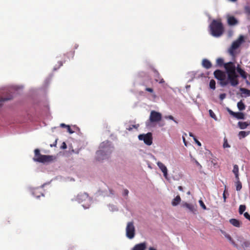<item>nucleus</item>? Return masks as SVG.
I'll list each match as a JSON object with an SVG mask.
<instances>
[{
    "instance_id": "obj_47",
    "label": "nucleus",
    "mask_w": 250,
    "mask_h": 250,
    "mask_svg": "<svg viewBox=\"0 0 250 250\" xmlns=\"http://www.w3.org/2000/svg\"><path fill=\"white\" fill-rule=\"evenodd\" d=\"M66 147H67L66 144H65V142H63V143H62V146H61V148H62V149H66Z\"/></svg>"
},
{
    "instance_id": "obj_32",
    "label": "nucleus",
    "mask_w": 250,
    "mask_h": 250,
    "mask_svg": "<svg viewBox=\"0 0 250 250\" xmlns=\"http://www.w3.org/2000/svg\"><path fill=\"white\" fill-rule=\"evenodd\" d=\"M215 85H216L215 81L213 79L211 80L209 82V87L211 89L214 90L216 87Z\"/></svg>"
},
{
    "instance_id": "obj_12",
    "label": "nucleus",
    "mask_w": 250,
    "mask_h": 250,
    "mask_svg": "<svg viewBox=\"0 0 250 250\" xmlns=\"http://www.w3.org/2000/svg\"><path fill=\"white\" fill-rule=\"evenodd\" d=\"M237 242L239 243L238 244L239 249H243L246 250L247 248L250 247V241L245 239L243 237H239L237 239Z\"/></svg>"
},
{
    "instance_id": "obj_52",
    "label": "nucleus",
    "mask_w": 250,
    "mask_h": 250,
    "mask_svg": "<svg viewBox=\"0 0 250 250\" xmlns=\"http://www.w3.org/2000/svg\"><path fill=\"white\" fill-rule=\"evenodd\" d=\"M60 125L61 127H67V126H68V125H66L62 123V124H61Z\"/></svg>"
},
{
    "instance_id": "obj_7",
    "label": "nucleus",
    "mask_w": 250,
    "mask_h": 250,
    "mask_svg": "<svg viewBox=\"0 0 250 250\" xmlns=\"http://www.w3.org/2000/svg\"><path fill=\"white\" fill-rule=\"evenodd\" d=\"M244 42V38L242 35H240L238 39L234 41L231 46L229 48L228 51L231 56H234L235 50L237 49L240 45Z\"/></svg>"
},
{
    "instance_id": "obj_1",
    "label": "nucleus",
    "mask_w": 250,
    "mask_h": 250,
    "mask_svg": "<svg viewBox=\"0 0 250 250\" xmlns=\"http://www.w3.org/2000/svg\"><path fill=\"white\" fill-rule=\"evenodd\" d=\"M224 68L226 70L228 75V79L226 81H229V83L232 86H236L239 84L238 80V75L236 73V67L232 62L225 63Z\"/></svg>"
},
{
    "instance_id": "obj_11",
    "label": "nucleus",
    "mask_w": 250,
    "mask_h": 250,
    "mask_svg": "<svg viewBox=\"0 0 250 250\" xmlns=\"http://www.w3.org/2000/svg\"><path fill=\"white\" fill-rule=\"evenodd\" d=\"M162 114L156 111L152 110L150 112L149 121L151 123L158 122L161 120Z\"/></svg>"
},
{
    "instance_id": "obj_51",
    "label": "nucleus",
    "mask_w": 250,
    "mask_h": 250,
    "mask_svg": "<svg viewBox=\"0 0 250 250\" xmlns=\"http://www.w3.org/2000/svg\"><path fill=\"white\" fill-rule=\"evenodd\" d=\"M128 194V190L127 189H125L124 190V194L125 195H127Z\"/></svg>"
},
{
    "instance_id": "obj_16",
    "label": "nucleus",
    "mask_w": 250,
    "mask_h": 250,
    "mask_svg": "<svg viewBox=\"0 0 250 250\" xmlns=\"http://www.w3.org/2000/svg\"><path fill=\"white\" fill-rule=\"evenodd\" d=\"M227 23L229 26H234L238 24V20L232 16H227Z\"/></svg>"
},
{
    "instance_id": "obj_50",
    "label": "nucleus",
    "mask_w": 250,
    "mask_h": 250,
    "mask_svg": "<svg viewBox=\"0 0 250 250\" xmlns=\"http://www.w3.org/2000/svg\"><path fill=\"white\" fill-rule=\"evenodd\" d=\"M182 138H183V142H184L185 145L186 146H187V142L186 141L185 137L184 136H183Z\"/></svg>"
},
{
    "instance_id": "obj_48",
    "label": "nucleus",
    "mask_w": 250,
    "mask_h": 250,
    "mask_svg": "<svg viewBox=\"0 0 250 250\" xmlns=\"http://www.w3.org/2000/svg\"><path fill=\"white\" fill-rule=\"evenodd\" d=\"M9 100V99H4V98H0V106L2 105V103L5 101H7Z\"/></svg>"
},
{
    "instance_id": "obj_31",
    "label": "nucleus",
    "mask_w": 250,
    "mask_h": 250,
    "mask_svg": "<svg viewBox=\"0 0 250 250\" xmlns=\"http://www.w3.org/2000/svg\"><path fill=\"white\" fill-rule=\"evenodd\" d=\"M246 207L244 205H241L239 208V213L240 214H242L246 210Z\"/></svg>"
},
{
    "instance_id": "obj_58",
    "label": "nucleus",
    "mask_w": 250,
    "mask_h": 250,
    "mask_svg": "<svg viewBox=\"0 0 250 250\" xmlns=\"http://www.w3.org/2000/svg\"><path fill=\"white\" fill-rule=\"evenodd\" d=\"M229 1H232V2H235L237 0H229Z\"/></svg>"
},
{
    "instance_id": "obj_14",
    "label": "nucleus",
    "mask_w": 250,
    "mask_h": 250,
    "mask_svg": "<svg viewBox=\"0 0 250 250\" xmlns=\"http://www.w3.org/2000/svg\"><path fill=\"white\" fill-rule=\"evenodd\" d=\"M42 188H34L32 190V194L33 196L38 198L41 196H43L44 194L42 192Z\"/></svg>"
},
{
    "instance_id": "obj_61",
    "label": "nucleus",
    "mask_w": 250,
    "mask_h": 250,
    "mask_svg": "<svg viewBox=\"0 0 250 250\" xmlns=\"http://www.w3.org/2000/svg\"><path fill=\"white\" fill-rule=\"evenodd\" d=\"M131 129H132V128H130L128 129V130H131Z\"/></svg>"
},
{
    "instance_id": "obj_40",
    "label": "nucleus",
    "mask_w": 250,
    "mask_h": 250,
    "mask_svg": "<svg viewBox=\"0 0 250 250\" xmlns=\"http://www.w3.org/2000/svg\"><path fill=\"white\" fill-rule=\"evenodd\" d=\"M244 216L246 219L250 221V215L247 212L244 213Z\"/></svg>"
},
{
    "instance_id": "obj_21",
    "label": "nucleus",
    "mask_w": 250,
    "mask_h": 250,
    "mask_svg": "<svg viewBox=\"0 0 250 250\" xmlns=\"http://www.w3.org/2000/svg\"><path fill=\"white\" fill-rule=\"evenodd\" d=\"M229 223L233 226L237 228H239L241 226V222L236 219H230L229 220Z\"/></svg>"
},
{
    "instance_id": "obj_53",
    "label": "nucleus",
    "mask_w": 250,
    "mask_h": 250,
    "mask_svg": "<svg viewBox=\"0 0 250 250\" xmlns=\"http://www.w3.org/2000/svg\"><path fill=\"white\" fill-rule=\"evenodd\" d=\"M189 135L190 137H192L193 139L194 138H196V137L191 132H189Z\"/></svg>"
},
{
    "instance_id": "obj_33",
    "label": "nucleus",
    "mask_w": 250,
    "mask_h": 250,
    "mask_svg": "<svg viewBox=\"0 0 250 250\" xmlns=\"http://www.w3.org/2000/svg\"><path fill=\"white\" fill-rule=\"evenodd\" d=\"M223 32H211V35L215 37H219L223 34Z\"/></svg>"
},
{
    "instance_id": "obj_3",
    "label": "nucleus",
    "mask_w": 250,
    "mask_h": 250,
    "mask_svg": "<svg viewBox=\"0 0 250 250\" xmlns=\"http://www.w3.org/2000/svg\"><path fill=\"white\" fill-rule=\"evenodd\" d=\"M35 156L33 160L35 162L40 163L51 162L56 160V157L52 155H42L39 149L34 150Z\"/></svg>"
},
{
    "instance_id": "obj_37",
    "label": "nucleus",
    "mask_w": 250,
    "mask_h": 250,
    "mask_svg": "<svg viewBox=\"0 0 250 250\" xmlns=\"http://www.w3.org/2000/svg\"><path fill=\"white\" fill-rule=\"evenodd\" d=\"M231 244L235 248H236L237 249H239L240 248L239 247V245L238 244L235 243V242L234 241L233 239H232L231 241H229Z\"/></svg>"
},
{
    "instance_id": "obj_42",
    "label": "nucleus",
    "mask_w": 250,
    "mask_h": 250,
    "mask_svg": "<svg viewBox=\"0 0 250 250\" xmlns=\"http://www.w3.org/2000/svg\"><path fill=\"white\" fill-rule=\"evenodd\" d=\"M226 95L225 93L221 94L219 96V98L221 100H223L226 98Z\"/></svg>"
},
{
    "instance_id": "obj_25",
    "label": "nucleus",
    "mask_w": 250,
    "mask_h": 250,
    "mask_svg": "<svg viewBox=\"0 0 250 250\" xmlns=\"http://www.w3.org/2000/svg\"><path fill=\"white\" fill-rule=\"evenodd\" d=\"M237 105L238 108L240 111L244 110L246 108L245 104L243 103L242 101H240L239 102H238Z\"/></svg>"
},
{
    "instance_id": "obj_57",
    "label": "nucleus",
    "mask_w": 250,
    "mask_h": 250,
    "mask_svg": "<svg viewBox=\"0 0 250 250\" xmlns=\"http://www.w3.org/2000/svg\"><path fill=\"white\" fill-rule=\"evenodd\" d=\"M246 83L248 85H250V82H249L248 80L246 81Z\"/></svg>"
},
{
    "instance_id": "obj_34",
    "label": "nucleus",
    "mask_w": 250,
    "mask_h": 250,
    "mask_svg": "<svg viewBox=\"0 0 250 250\" xmlns=\"http://www.w3.org/2000/svg\"><path fill=\"white\" fill-rule=\"evenodd\" d=\"M245 12L246 14L250 15V7L249 6H246L244 8Z\"/></svg>"
},
{
    "instance_id": "obj_2",
    "label": "nucleus",
    "mask_w": 250,
    "mask_h": 250,
    "mask_svg": "<svg viewBox=\"0 0 250 250\" xmlns=\"http://www.w3.org/2000/svg\"><path fill=\"white\" fill-rule=\"evenodd\" d=\"M35 156L33 160L35 162L40 163L51 162L56 160V157L52 155H42L39 149L34 150Z\"/></svg>"
},
{
    "instance_id": "obj_19",
    "label": "nucleus",
    "mask_w": 250,
    "mask_h": 250,
    "mask_svg": "<svg viewBox=\"0 0 250 250\" xmlns=\"http://www.w3.org/2000/svg\"><path fill=\"white\" fill-rule=\"evenodd\" d=\"M183 206L188 208L192 212L195 213L196 210L194 206H193V205L187 203H185L184 204H183Z\"/></svg>"
},
{
    "instance_id": "obj_23",
    "label": "nucleus",
    "mask_w": 250,
    "mask_h": 250,
    "mask_svg": "<svg viewBox=\"0 0 250 250\" xmlns=\"http://www.w3.org/2000/svg\"><path fill=\"white\" fill-rule=\"evenodd\" d=\"M181 197L179 195L176 196V197L172 201V205L173 206H176L178 205L181 202Z\"/></svg>"
},
{
    "instance_id": "obj_6",
    "label": "nucleus",
    "mask_w": 250,
    "mask_h": 250,
    "mask_svg": "<svg viewBox=\"0 0 250 250\" xmlns=\"http://www.w3.org/2000/svg\"><path fill=\"white\" fill-rule=\"evenodd\" d=\"M214 77L219 80V84L222 86H225L229 84V81H226V75L225 72L217 69L213 73Z\"/></svg>"
},
{
    "instance_id": "obj_26",
    "label": "nucleus",
    "mask_w": 250,
    "mask_h": 250,
    "mask_svg": "<svg viewBox=\"0 0 250 250\" xmlns=\"http://www.w3.org/2000/svg\"><path fill=\"white\" fill-rule=\"evenodd\" d=\"M153 84V82L151 79H146L144 80L143 84L145 86L151 85Z\"/></svg>"
},
{
    "instance_id": "obj_27",
    "label": "nucleus",
    "mask_w": 250,
    "mask_h": 250,
    "mask_svg": "<svg viewBox=\"0 0 250 250\" xmlns=\"http://www.w3.org/2000/svg\"><path fill=\"white\" fill-rule=\"evenodd\" d=\"M250 133V131H241L239 132L238 136L240 139L245 138L247 135H248Z\"/></svg>"
},
{
    "instance_id": "obj_56",
    "label": "nucleus",
    "mask_w": 250,
    "mask_h": 250,
    "mask_svg": "<svg viewBox=\"0 0 250 250\" xmlns=\"http://www.w3.org/2000/svg\"><path fill=\"white\" fill-rule=\"evenodd\" d=\"M148 250H156L155 248L153 247H150L148 249Z\"/></svg>"
},
{
    "instance_id": "obj_45",
    "label": "nucleus",
    "mask_w": 250,
    "mask_h": 250,
    "mask_svg": "<svg viewBox=\"0 0 250 250\" xmlns=\"http://www.w3.org/2000/svg\"><path fill=\"white\" fill-rule=\"evenodd\" d=\"M228 112H229V113L231 115L233 116L234 117H235V114H236V112H234L232 111V110H230V109H229V110H228Z\"/></svg>"
},
{
    "instance_id": "obj_20",
    "label": "nucleus",
    "mask_w": 250,
    "mask_h": 250,
    "mask_svg": "<svg viewBox=\"0 0 250 250\" xmlns=\"http://www.w3.org/2000/svg\"><path fill=\"white\" fill-rule=\"evenodd\" d=\"M146 248V244L145 243H143L136 245L134 247L133 250H145Z\"/></svg>"
},
{
    "instance_id": "obj_24",
    "label": "nucleus",
    "mask_w": 250,
    "mask_h": 250,
    "mask_svg": "<svg viewBox=\"0 0 250 250\" xmlns=\"http://www.w3.org/2000/svg\"><path fill=\"white\" fill-rule=\"evenodd\" d=\"M235 184L236 190L240 191L242 189V183L239 180V178H238V179H236V182Z\"/></svg>"
},
{
    "instance_id": "obj_60",
    "label": "nucleus",
    "mask_w": 250,
    "mask_h": 250,
    "mask_svg": "<svg viewBox=\"0 0 250 250\" xmlns=\"http://www.w3.org/2000/svg\"><path fill=\"white\" fill-rule=\"evenodd\" d=\"M132 127H135V128H137V126H136V125H133Z\"/></svg>"
},
{
    "instance_id": "obj_55",
    "label": "nucleus",
    "mask_w": 250,
    "mask_h": 250,
    "mask_svg": "<svg viewBox=\"0 0 250 250\" xmlns=\"http://www.w3.org/2000/svg\"><path fill=\"white\" fill-rule=\"evenodd\" d=\"M178 188V189L180 191L183 190V188L182 186H179Z\"/></svg>"
},
{
    "instance_id": "obj_10",
    "label": "nucleus",
    "mask_w": 250,
    "mask_h": 250,
    "mask_svg": "<svg viewBox=\"0 0 250 250\" xmlns=\"http://www.w3.org/2000/svg\"><path fill=\"white\" fill-rule=\"evenodd\" d=\"M138 139L141 141H143L148 146H150L152 144V135L150 132L146 134H140L138 136Z\"/></svg>"
},
{
    "instance_id": "obj_39",
    "label": "nucleus",
    "mask_w": 250,
    "mask_h": 250,
    "mask_svg": "<svg viewBox=\"0 0 250 250\" xmlns=\"http://www.w3.org/2000/svg\"><path fill=\"white\" fill-rule=\"evenodd\" d=\"M199 204L201 206V207L204 209H206V206H205V205L204 204V202L202 201V200H199Z\"/></svg>"
},
{
    "instance_id": "obj_29",
    "label": "nucleus",
    "mask_w": 250,
    "mask_h": 250,
    "mask_svg": "<svg viewBox=\"0 0 250 250\" xmlns=\"http://www.w3.org/2000/svg\"><path fill=\"white\" fill-rule=\"evenodd\" d=\"M244 117L245 115L244 113L242 112H236L234 117L237 118V119H244Z\"/></svg>"
},
{
    "instance_id": "obj_36",
    "label": "nucleus",
    "mask_w": 250,
    "mask_h": 250,
    "mask_svg": "<svg viewBox=\"0 0 250 250\" xmlns=\"http://www.w3.org/2000/svg\"><path fill=\"white\" fill-rule=\"evenodd\" d=\"M165 118L173 120L175 123L178 124V122L174 119V117L172 115L166 116Z\"/></svg>"
},
{
    "instance_id": "obj_49",
    "label": "nucleus",
    "mask_w": 250,
    "mask_h": 250,
    "mask_svg": "<svg viewBox=\"0 0 250 250\" xmlns=\"http://www.w3.org/2000/svg\"><path fill=\"white\" fill-rule=\"evenodd\" d=\"M195 162L196 164L197 165V166L199 167L200 169L202 168V166L199 164V163L197 160H195Z\"/></svg>"
},
{
    "instance_id": "obj_22",
    "label": "nucleus",
    "mask_w": 250,
    "mask_h": 250,
    "mask_svg": "<svg viewBox=\"0 0 250 250\" xmlns=\"http://www.w3.org/2000/svg\"><path fill=\"white\" fill-rule=\"evenodd\" d=\"M233 173L235 175V179H238L239 178V167L237 165L233 166V169L232 170Z\"/></svg>"
},
{
    "instance_id": "obj_59",
    "label": "nucleus",
    "mask_w": 250,
    "mask_h": 250,
    "mask_svg": "<svg viewBox=\"0 0 250 250\" xmlns=\"http://www.w3.org/2000/svg\"><path fill=\"white\" fill-rule=\"evenodd\" d=\"M231 32H229V37H231Z\"/></svg>"
},
{
    "instance_id": "obj_9",
    "label": "nucleus",
    "mask_w": 250,
    "mask_h": 250,
    "mask_svg": "<svg viewBox=\"0 0 250 250\" xmlns=\"http://www.w3.org/2000/svg\"><path fill=\"white\" fill-rule=\"evenodd\" d=\"M135 227L133 222H128L126 227V235L129 239H132L135 236Z\"/></svg>"
},
{
    "instance_id": "obj_13",
    "label": "nucleus",
    "mask_w": 250,
    "mask_h": 250,
    "mask_svg": "<svg viewBox=\"0 0 250 250\" xmlns=\"http://www.w3.org/2000/svg\"><path fill=\"white\" fill-rule=\"evenodd\" d=\"M157 165L159 167V169L163 172L164 177L166 179L168 178V172L166 166L162 163L161 162L158 161L157 162Z\"/></svg>"
},
{
    "instance_id": "obj_30",
    "label": "nucleus",
    "mask_w": 250,
    "mask_h": 250,
    "mask_svg": "<svg viewBox=\"0 0 250 250\" xmlns=\"http://www.w3.org/2000/svg\"><path fill=\"white\" fill-rule=\"evenodd\" d=\"M216 64L219 66H224L225 63L224 62V60L222 58H218L216 60Z\"/></svg>"
},
{
    "instance_id": "obj_8",
    "label": "nucleus",
    "mask_w": 250,
    "mask_h": 250,
    "mask_svg": "<svg viewBox=\"0 0 250 250\" xmlns=\"http://www.w3.org/2000/svg\"><path fill=\"white\" fill-rule=\"evenodd\" d=\"M209 27L211 31H223V25L220 20H214L210 23Z\"/></svg>"
},
{
    "instance_id": "obj_44",
    "label": "nucleus",
    "mask_w": 250,
    "mask_h": 250,
    "mask_svg": "<svg viewBox=\"0 0 250 250\" xmlns=\"http://www.w3.org/2000/svg\"><path fill=\"white\" fill-rule=\"evenodd\" d=\"M225 237L229 241H231L232 238H231V237L230 236V235L228 234H226L225 235Z\"/></svg>"
},
{
    "instance_id": "obj_54",
    "label": "nucleus",
    "mask_w": 250,
    "mask_h": 250,
    "mask_svg": "<svg viewBox=\"0 0 250 250\" xmlns=\"http://www.w3.org/2000/svg\"><path fill=\"white\" fill-rule=\"evenodd\" d=\"M57 139H56V140H55L54 144H53V145H50V146H51V147H53V146H56V144H57Z\"/></svg>"
},
{
    "instance_id": "obj_17",
    "label": "nucleus",
    "mask_w": 250,
    "mask_h": 250,
    "mask_svg": "<svg viewBox=\"0 0 250 250\" xmlns=\"http://www.w3.org/2000/svg\"><path fill=\"white\" fill-rule=\"evenodd\" d=\"M237 71L244 79H246L248 76L250 78V75L240 67H237Z\"/></svg>"
},
{
    "instance_id": "obj_18",
    "label": "nucleus",
    "mask_w": 250,
    "mask_h": 250,
    "mask_svg": "<svg viewBox=\"0 0 250 250\" xmlns=\"http://www.w3.org/2000/svg\"><path fill=\"white\" fill-rule=\"evenodd\" d=\"M202 64L204 68L207 69L210 68L212 66L211 62L206 59H204L202 60Z\"/></svg>"
},
{
    "instance_id": "obj_41",
    "label": "nucleus",
    "mask_w": 250,
    "mask_h": 250,
    "mask_svg": "<svg viewBox=\"0 0 250 250\" xmlns=\"http://www.w3.org/2000/svg\"><path fill=\"white\" fill-rule=\"evenodd\" d=\"M145 90L150 93H153L154 91L153 88L150 87H146Z\"/></svg>"
},
{
    "instance_id": "obj_35",
    "label": "nucleus",
    "mask_w": 250,
    "mask_h": 250,
    "mask_svg": "<svg viewBox=\"0 0 250 250\" xmlns=\"http://www.w3.org/2000/svg\"><path fill=\"white\" fill-rule=\"evenodd\" d=\"M208 112H209L210 116L211 118H212L213 119H215L216 116H215L214 113L213 112V111L212 110L209 109V111H208Z\"/></svg>"
},
{
    "instance_id": "obj_46",
    "label": "nucleus",
    "mask_w": 250,
    "mask_h": 250,
    "mask_svg": "<svg viewBox=\"0 0 250 250\" xmlns=\"http://www.w3.org/2000/svg\"><path fill=\"white\" fill-rule=\"evenodd\" d=\"M194 140L195 142L196 143V144H197L198 145V146H201V143L196 139V137L194 138Z\"/></svg>"
},
{
    "instance_id": "obj_15",
    "label": "nucleus",
    "mask_w": 250,
    "mask_h": 250,
    "mask_svg": "<svg viewBox=\"0 0 250 250\" xmlns=\"http://www.w3.org/2000/svg\"><path fill=\"white\" fill-rule=\"evenodd\" d=\"M154 73V79L156 82H158L159 83H165L164 79L161 77L160 73L155 69L153 70Z\"/></svg>"
},
{
    "instance_id": "obj_4",
    "label": "nucleus",
    "mask_w": 250,
    "mask_h": 250,
    "mask_svg": "<svg viewBox=\"0 0 250 250\" xmlns=\"http://www.w3.org/2000/svg\"><path fill=\"white\" fill-rule=\"evenodd\" d=\"M104 143H103L100 145V147L103 149L98 150L96 152V158L99 161L108 158L111 153V150L109 147H104Z\"/></svg>"
},
{
    "instance_id": "obj_28",
    "label": "nucleus",
    "mask_w": 250,
    "mask_h": 250,
    "mask_svg": "<svg viewBox=\"0 0 250 250\" xmlns=\"http://www.w3.org/2000/svg\"><path fill=\"white\" fill-rule=\"evenodd\" d=\"M240 91L242 92V94H246V96H250V90H249L245 88H240Z\"/></svg>"
},
{
    "instance_id": "obj_5",
    "label": "nucleus",
    "mask_w": 250,
    "mask_h": 250,
    "mask_svg": "<svg viewBox=\"0 0 250 250\" xmlns=\"http://www.w3.org/2000/svg\"><path fill=\"white\" fill-rule=\"evenodd\" d=\"M76 200L79 203L82 204V206L84 208H89L90 199L87 193L83 192L78 194L76 197Z\"/></svg>"
},
{
    "instance_id": "obj_43",
    "label": "nucleus",
    "mask_w": 250,
    "mask_h": 250,
    "mask_svg": "<svg viewBox=\"0 0 250 250\" xmlns=\"http://www.w3.org/2000/svg\"><path fill=\"white\" fill-rule=\"evenodd\" d=\"M66 128H67V131L69 133L72 134L74 132V131L72 130V129L70 128V126L69 125L68 126H67Z\"/></svg>"
},
{
    "instance_id": "obj_38",
    "label": "nucleus",
    "mask_w": 250,
    "mask_h": 250,
    "mask_svg": "<svg viewBox=\"0 0 250 250\" xmlns=\"http://www.w3.org/2000/svg\"><path fill=\"white\" fill-rule=\"evenodd\" d=\"M225 190H224L223 194V197L224 202H226V199H227V196L226 195V193L227 192V190L226 189V186H225Z\"/></svg>"
}]
</instances>
